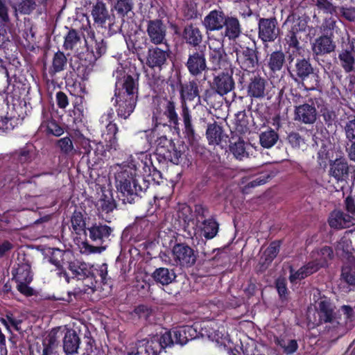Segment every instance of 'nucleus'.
Returning a JSON list of instances; mask_svg holds the SVG:
<instances>
[{
  "label": "nucleus",
  "instance_id": "nucleus-1",
  "mask_svg": "<svg viewBox=\"0 0 355 355\" xmlns=\"http://www.w3.org/2000/svg\"><path fill=\"white\" fill-rule=\"evenodd\" d=\"M113 76L116 77V87L114 105L117 106L116 112L119 117L127 119L135 110L138 83L131 76L126 75L123 67L121 65L114 71Z\"/></svg>",
  "mask_w": 355,
  "mask_h": 355
},
{
  "label": "nucleus",
  "instance_id": "nucleus-2",
  "mask_svg": "<svg viewBox=\"0 0 355 355\" xmlns=\"http://www.w3.org/2000/svg\"><path fill=\"white\" fill-rule=\"evenodd\" d=\"M115 187L123 198V200L132 203L148 188V184L137 173L135 164H122L114 167Z\"/></svg>",
  "mask_w": 355,
  "mask_h": 355
},
{
  "label": "nucleus",
  "instance_id": "nucleus-3",
  "mask_svg": "<svg viewBox=\"0 0 355 355\" xmlns=\"http://www.w3.org/2000/svg\"><path fill=\"white\" fill-rule=\"evenodd\" d=\"M208 210L200 205L195 207V218L190 207L183 205L179 213V218H182L188 227L194 230V234L200 233L207 239L215 237L218 231V224L212 218H207Z\"/></svg>",
  "mask_w": 355,
  "mask_h": 355
},
{
  "label": "nucleus",
  "instance_id": "nucleus-4",
  "mask_svg": "<svg viewBox=\"0 0 355 355\" xmlns=\"http://www.w3.org/2000/svg\"><path fill=\"white\" fill-rule=\"evenodd\" d=\"M180 93L182 100L181 116L184 125V131L189 140H194L195 132L191 124V116L186 101H192L198 96V85L194 81L181 85Z\"/></svg>",
  "mask_w": 355,
  "mask_h": 355
},
{
  "label": "nucleus",
  "instance_id": "nucleus-5",
  "mask_svg": "<svg viewBox=\"0 0 355 355\" xmlns=\"http://www.w3.org/2000/svg\"><path fill=\"white\" fill-rule=\"evenodd\" d=\"M170 335L157 334L152 337L139 340L136 345V352L128 355H159L162 349L171 344Z\"/></svg>",
  "mask_w": 355,
  "mask_h": 355
},
{
  "label": "nucleus",
  "instance_id": "nucleus-6",
  "mask_svg": "<svg viewBox=\"0 0 355 355\" xmlns=\"http://www.w3.org/2000/svg\"><path fill=\"white\" fill-rule=\"evenodd\" d=\"M318 309L320 322L327 324L325 328L329 331L335 332L336 335L341 334L343 325L336 318L334 307L329 300L326 297L321 298Z\"/></svg>",
  "mask_w": 355,
  "mask_h": 355
},
{
  "label": "nucleus",
  "instance_id": "nucleus-7",
  "mask_svg": "<svg viewBox=\"0 0 355 355\" xmlns=\"http://www.w3.org/2000/svg\"><path fill=\"white\" fill-rule=\"evenodd\" d=\"M194 250L184 243L175 244L172 249L173 265L181 268H190L196 261Z\"/></svg>",
  "mask_w": 355,
  "mask_h": 355
},
{
  "label": "nucleus",
  "instance_id": "nucleus-8",
  "mask_svg": "<svg viewBox=\"0 0 355 355\" xmlns=\"http://www.w3.org/2000/svg\"><path fill=\"white\" fill-rule=\"evenodd\" d=\"M199 324H194L192 326L186 325L183 327H176L171 331H165L162 334H168L170 335L171 344L168 347L173 346L174 344L184 345L189 340H193L198 337Z\"/></svg>",
  "mask_w": 355,
  "mask_h": 355
},
{
  "label": "nucleus",
  "instance_id": "nucleus-9",
  "mask_svg": "<svg viewBox=\"0 0 355 355\" xmlns=\"http://www.w3.org/2000/svg\"><path fill=\"white\" fill-rule=\"evenodd\" d=\"M87 46L85 60L89 64L94 63L106 51V45L101 37H96L94 31H89L85 39Z\"/></svg>",
  "mask_w": 355,
  "mask_h": 355
},
{
  "label": "nucleus",
  "instance_id": "nucleus-10",
  "mask_svg": "<svg viewBox=\"0 0 355 355\" xmlns=\"http://www.w3.org/2000/svg\"><path fill=\"white\" fill-rule=\"evenodd\" d=\"M114 112L112 110L107 111V113L103 114L100 119V122L102 125L106 128V134H103L105 137V140L107 141L108 150H116L119 148L118 141L116 135L118 132V127L116 123H112V118Z\"/></svg>",
  "mask_w": 355,
  "mask_h": 355
},
{
  "label": "nucleus",
  "instance_id": "nucleus-11",
  "mask_svg": "<svg viewBox=\"0 0 355 355\" xmlns=\"http://www.w3.org/2000/svg\"><path fill=\"white\" fill-rule=\"evenodd\" d=\"M259 37L263 42L275 41L279 33L275 18H261L259 21Z\"/></svg>",
  "mask_w": 355,
  "mask_h": 355
},
{
  "label": "nucleus",
  "instance_id": "nucleus-12",
  "mask_svg": "<svg viewBox=\"0 0 355 355\" xmlns=\"http://www.w3.org/2000/svg\"><path fill=\"white\" fill-rule=\"evenodd\" d=\"M170 55L168 46L165 49L159 47H151L148 50L146 56V64L152 69H162L166 64Z\"/></svg>",
  "mask_w": 355,
  "mask_h": 355
},
{
  "label": "nucleus",
  "instance_id": "nucleus-13",
  "mask_svg": "<svg viewBox=\"0 0 355 355\" xmlns=\"http://www.w3.org/2000/svg\"><path fill=\"white\" fill-rule=\"evenodd\" d=\"M349 170L348 162L342 156H337L335 159L329 161V175L337 182H345L347 180Z\"/></svg>",
  "mask_w": 355,
  "mask_h": 355
},
{
  "label": "nucleus",
  "instance_id": "nucleus-14",
  "mask_svg": "<svg viewBox=\"0 0 355 355\" xmlns=\"http://www.w3.org/2000/svg\"><path fill=\"white\" fill-rule=\"evenodd\" d=\"M164 141L166 146H158L157 150L164 158L174 164H179L182 160L181 146H176L171 141L168 140L166 137L161 138V141Z\"/></svg>",
  "mask_w": 355,
  "mask_h": 355
},
{
  "label": "nucleus",
  "instance_id": "nucleus-15",
  "mask_svg": "<svg viewBox=\"0 0 355 355\" xmlns=\"http://www.w3.org/2000/svg\"><path fill=\"white\" fill-rule=\"evenodd\" d=\"M146 31L153 44L158 45L165 43L166 27L161 20H150L148 22Z\"/></svg>",
  "mask_w": 355,
  "mask_h": 355
},
{
  "label": "nucleus",
  "instance_id": "nucleus-16",
  "mask_svg": "<svg viewBox=\"0 0 355 355\" xmlns=\"http://www.w3.org/2000/svg\"><path fill=\"white\" fill-rule=\"evenodd\" d=\"M236 61L241 69L252 71L257 64L258 59L255 51L248 47H241L236 50Z\"/></svg>",
  "mask_w": 355,
  "mask_h": 355
},
{
  "label": "nucleus",
  "instance_id": "nucleus-17",
  "mask_svg": "<svg viewBox=\"0 0 355 355\" xmlns=\"http://www.w3.org/2000/svg\"><path fill=\"white\" fill-rule=\"evenodd\" d=\"M189 73L194 76L200 75L207 69L205 55L202 52L193 51L190 53L186 64Z\"/></svg>",
  "mask_w": 355,
  "mask_h": 355
},
{
  "label": "nucleus",
  "instance_id": "nucleus-18",
  "mask_svg": "<svg viewBox=\"0 0 355 355\" xmlns=\"http://www.w3.org/2000/svg\"><path fill=\"white\" fill-rule=\"evenodd\" d=\"M329 224L335 229L348 228L355 225V217L340 210H334L329 217Z\"/></svg>",
  "mask_w": 355,
  "mask_h": 355
},
{
  "label": "nucleus",
  "instance_id": "nucleus-19",
  "mask_svg": "<svg viewBox=\"0 0 355 355\" xmlns=\"http://www.w3.org/2000/svg\"><path fill=\"white\" fill-rule=\"evenodd\" d=\"M12 275L15 281H33L31 263L24 256L17 259V262L12 269Z\"/></svg>",
  "mask_w": 355,
  "mask_h": 355
},
{
  "label": "nucleus",
  "instance_id": "nucleus-20",
  "mask_svg": "<svg viewBox=\"0 0 355 355\" xmlns=\"http://www.w3.org/2000/svg\"><path fill=\"white\" fill-rule=\"evenodd\" d=\"M317 112L314 106L304 103L295 107V120L305 124H312L316 121Z\"/></svg>",
  "mask_w": 355,
  "mask_h": 355
},
{
  "label": "nucleus",
  "instance_id": "nucleus-21",
  "mask_svg": "<svg viewBox=\"0 0 355 355\" xmlns=\"http://www.w3.org/2000/svg\"><path fill=\"white\" fill-rule=\"evenodd\" d=\"M38 153L35 147L31 144H27L23 148H21L12 153V158L17 162L24 164H28L37 157Z\"/></svg>",
  "mask_w": 355,
  "mask_h": 355
},
{
  "label": "nucleus",
  "instance_id": "nucleus-22",
  "mask_svg": "<svg viewBox=\"0 0 355 355\" xmlns=\"http://www.w3.org/2000/svg\"><path fill=\"white\" fill-rule=\"evenodd\" d=\"M86 231L88 232V236L91 240L101 243L110 236L112 229L106 225L94 223L88 226ZM85 234L87 235V232Z\"/></svg>",
  "mask_w": 355,
  "mask_h": 355
},
{
  "label": "nucleus",
  "instance_id": "nucleus-23",
  "mask_svg": "<svg viewBox=\"0 0 355 355\" xmlns=\"http://www.w3.org/2000/svg\"><path fill=\"white\" fill-rule=\"evenodd\" d=\"M225 19L223 12L212 10L205 17L203 24L207 31L220 30L224 26Z\"/></svg>",
  "mask_w": 355,
  "mask_h": 355
},
{
  "label": "nucleus",
  "instance_id": "nucleus-24",
  "mask_svg": "<svg viewBox=\"0 0 355 355\" xmlns=\"http://www.w3.org/2000/svg\"><path fill=\"white\" fill-rule=\"evenodd\" d=\"M232 72L227 71L218 75L214 78L217 92L220 95H224L232 90L234 87V82L232 77Z\"/></svg>",
  "mask_w": 355,
  "mask_h": 355
},
{
  "label": "nucleus",
  "instance_id": "nucleus-25",
  "mask_svg": "<svg viewBox=\"0 0 355 355\" xmlns=\"http://www.w3.org/2000/svg\"><path fill=\"white\" fill-rule=\"evenodd\" d=\"M336 253L341 259H345L349 263L353 261L355 250L352 246V241L346 236L341 238L337 243Z\"/></svg>",
  "mask_w": 355,
  "mask_h": 355
},
{
  "label": "nucleus",
  "instance_id": "nucleus-26",
  "mask_svg": "<svg viewBox=\"0 0 355 355\" xmlns=\"http://www.w3.org/2000/svg\"><path fill=\"white\" fill-rule=\"evenodd\" d=\"M80 338L74 330H67L63 339V349L66 354H73L78 352Z\"/></svg>",
  "mask_w": 355,
  "mask_h": 355
},
{
  "label": "nucleus",
  "instance_id": "nucleus-27",
  "mask_svg": "<svg viewBox=\"0 0 355 355\" xmlns=\"http://www.w3.org/2000/svg\"><path fill=\"white\" fill-rule=\"evenodd\" d=\"M305 28V21L300 19L293 20L291 29L289 31V34L287 35L286 39L290 47H292L296 50L298 49L299 42L297 41L296 34L300 31H304Z\"/></svg>",
  "mask_w": 355,
  "mask_h": 355
},
{
  "label": "nucleus",
  "instance_id": "nucleus-28",
  "mask_svg": "<svg viewBox=\"0 0 355 355\" xmlns=\"http://www.w3.org/2000/svg\"><path fill=\"white\" fill-rule=\"evenodd\" d=\"M182 36L187 43L193 46H198L202 40V35L200 31L193 24L184 27Z\"/></svg>",
  "mask_w": 355,
  "mask_h": 355
},
{
  "label": "nucleus",
  "instance_id": "nucleus-29",
  "mask_svg": "<svg viewBox=\"0 0 355 355\" xmlns=\"http://www.w3.org/2000/svg\"><path fill=\"white\" fill-rule=\"evenodd\" d=\"M92 16L98 26L103 27L106 21L110 18V15L106 6L101 1L97 2L92 8Z\"/></svg>",
  "mask_w": 355,
  "mask_h": 355
},
{
  "label": "nucleus",
  "instance_id": "nucleus-30",
  "mask_svg": "<svg viewBox=\"0 0 355 355\" xmlns=\"http://www.w3.org/2000/svg\"><path fill=\"white\" fill-rule=\"evenodd\" d=\"M318 270V266L314 264L313 262H309L306 266L300 268L297 271H294L292 268L290 270L289 279L291 283H296L307 276L313 274Z\"/></svg>",
  "mask_w": 355,
  "mask_h": 355
},
{
  "label": "nucleus",
  "instance_id": "nucleus-31",
  "mask_svg": "<svg viewBox=\"0 0 355 355\" xmlns=\"http://www.w3.org/2000/svg\"><path fill=\"white\" fill-rule=\"evenodd\" d=\"M69 269L74 277L78 279H83L92 275V267L85 263L78 261L70 262Z\"/></svg>",
  "mask_w": 355,
  "mask_h": 355
},
{
  "label": "nucleus",
  "instance_id": "nucleus-32",
  "mask_svg": "<svg viewBox=\"0 0 355 355\" xmlns=\"http://www.w3.org/2000/svg\"><path fill=\"white\" fill-rule=\"evenodd\" d=\"M313 51L317 55L329 53L335 49V45L329 37L321 36L313 44Z\"/></svg>",
  "mask_w": 355,
  "mask_h": 355
},
{
  "label": "nucleus",
  "instance_id": "nucleus-33",
  "mask_svg": "<svg viewBox=\"0 0 355 355\" xmlns=\"http://www.w3.org/2000/svg\"><path fill=\"white\" fill-rule=\"evenodd\" d=\"M153 277L157 282L162 285H168L175 279L176 275L173 270H169L166 268H159L154 271Z\"/></svg>",
  "mask_w": 355,
  "mask_h": 355
},
{
  "label": "nucleus",
  "instance_id": "nucleus-34",
  "mask_svg": "<svg viewBox=\"0 0 355 355\" xmlns=\"http://www.w3.org/2000/svg\"><path fill=\"white\" fill-rule=\"evenodd\" d=\"M266 80L261 77H254L248 85L249 96L254 98H261L264 96Z\"/></svg>",
  "mask_w": 355,
  "mask_h": 355
},
{
  "label": "nucleus",
  "instance_id": "nucleus-35",
  "mask_svg": "<svg viewBox=\"0 0 355 355\" xmlns=\"http://www.w3.org/2000/svg\"><path fill=\"white\" fill-rule=\"evenodd\" d=\"M164 114L167 117L168 121L175 126L179 124L178 114L175 110V103L171 98H164L162 101Z\"/></svg>",
  "mask_w": 355,
  "mask_h": 355
},
{
  "label": "nucleus",
  "instance_id": "nucleus-36",
  "mask_svg": "<svg viewBox=\"0 0 355 355\" xmlns=\"http://www.w3.org/2000/svg\"><path fill=\"white\" fill-rule=\"evenodd\" d=\"M206 135L209 144L212 145L219 144L225 137L222 128L216 123L208 125Z\"/></svg>",
  "mask_w": 355,
  "mask_h": 355
},
{
  "label": "nucleus",
  "instance_id": "nucleus-37",
  "mask_svg": "<svg viewBox=\"0 0 355 355\" xmlns=\"http://www.w3.org/2000/svg\"><path fill=\"white\" fill-rule=\"evenodd\" d=\"M279 135L276 131L270 128L259 135V142L262 147L270 148L276 144Z\"/></svg>",
  "mask_w": 355,
  "mask_h": 355
},
{
  "label": "nucleus",
  "instance_id": "nucleus-38",
  "mask_svg": "<svg viewBox=\"0 0 355 355\" xmlns=\"http://www.w3.org/2000/svg\"><path fill=\"white\" fill-rule=\"evenodd\" d=\"M293 71L299 78L304 80L312 73L313 68L305 58H297Z\"/></svg>",
  "mask_w": 355,
  "mask_h": 355
},
{
  "label": "nucleus",
  "instance_id": "nucleus-39",
  "mask_svg": "<svg viewBox=\"0 0 355 355\" xmlns=\"http://www.w3.org/2000/svg\"><path fill=\"white\" fill-rule=\"evenodd\" d=\"M225 35L230 39L237 37L241 33V28L239 20L234 17H227L225 23Z\"/></svg>",
  "mask_w": 355,
  "mask_h": 355
},
{
  "label": "nucleus",
  "instance_id": "nucleus-40",
  "mask_svg": "<svg viewBox=\"0 0 355 355\" xmlns=\"http://www.w3.org/2000/svg\"><path fill=\"white\" fill-rule=\"evenodd\" d=\"M333 250L330 247L325 246L322 248L316 254H313L315 261L314 264L318 266V269L327 265V262L333 258Z\"/></svg>",
  "mask_w": 355,
  "mask_h": 355
},
{
  "label": "nucleus",
  "instance_id": "nucleus-41",
  "mask_svg": "<svg viewBox=\"0 0 355 355\" xmlns=\"http://www.w3.org/2000/svg\"><path fill=\"white\" fill-rule=\"evenodd\" d=\"M230 150L237 159L242 160L248 156L245 144L241 139H238L235 141H231Z\"/></svg>",
  "mask_w": 355,
  "mask_h": 355
},
{
  "label": "nucleus",
  "instance_id": "nucleus-42",
  "mask_svg": "<svg viewBox=\"0 0 355 355\" xmlns=\"http://www.w3.org/2000/svg\"><path fill=\"white\" fill-rule=\"evenodd\" d=\"M338 58L345 72L349 73L354 70V58L348 49H343L339 53Z\"/></svg>",
  "mask_w": 355,
  "mask_h": 355
},
{
  "label": "nucleus",
  "instance_id": "nucleus-43",
  "mask_svg": "<svg viewBox=\"0 0 355 355\" xmlns=\"http://www.w3.org/2000/svg\"><path fill=\"white\" fill-rule=\"evenodd\" d=\"M285 62V55L282 51L272 53L268 60V66L272 71H279Z\"/></svg>",
  "mask_w": 355,
  "mask_h": 355
},
{
  "label": "nucleus",
  "instance_id": "nucleus-44",
  "mask_svg": "<svg viewBox=\"0 0 355 355\" xmlns=\"http://www.w3.org/2000/svg\"><path fill=\"white\" fill-rule=\"evenodd\" d=\"M71 227L76 234L87 230V222L83 214L79 211H74L71 218Z\"/></svg>",
  "mask_w": 355,
  "mask_h": 355
},
{
  "label": "nucleus",
  "instance_id": "nucleus-45",
  "mask_svg": "<svg viewBox=\"0 0 355 355\" xmlns=\"http://www.w3.org/2000/svg\"><path fill=\"white\" fill-rule=\"evenodd\" d=\"M341 278L347 284L355 286V264L347 262L343 267Z\"/></svg>",
  "mask_w": 355,
  "mask_h": 355
},
{
  "label": "nucleus",
  "instance_id": "nucleus-46",
  "mask_svg": "<svg viewBox=\"0 0 355 355\" xmlns=\"http://www.w3.org/2000/svg\"><path fill=\"white\" fill-rule=\"evenodd\" d=\"M276 343L283 349L284 352L286 354H293L298 348V344L296 340L277 338Z\"/></svg>",
  "mask_w": 355,
  "mask_h": 355
},
{
  "label": "nucleus",
  "instance_id": "nucleus-47",
  "mask_svg": "<svg viewBox=\"0 0 355 355\" xmlns=\"http://www.w3.org/2000/svg\"><path fill=\"white\" fill-rule=\"evenodd\" d=\"M35 0H21V1L13 8L15 13L17 12L24 15H28L32 12L36 8Z\"/></svg>",
  "mask_w": 355,
  "mask_h": 355
},
{
  "label": "nucleus",
  "instance_id": "nucleus-48",
  "mask_svg": "<svg viewBox=\"0 0 355 355\" xmlns=\"http://www.w3.org/2000/svg\"><path fill=\"white\" fill-rule=\"evenodd\" d=\"M287 140L293 148L304 150L306 148L305 139L298 132H292L289 133L287 137Z\"/></svg>",
  "mask_w": 355,
  "mask_h": 355
},
{
  "label": "nucleus",
  "instance_id": "nucleus-49",
  "mask_svg": "<svg viewBox=\"0 0 355 355\" xmlns=\"http://www.w3.org/2000/svg\"><path fill=\"white\" fill-rule=\"evenodd\" d=\"M58 146L66 155H74L78 153V150L74 148L71 139L68 137L60 139L58 141Z\"/></svg>",
  "mask_w": 355,
  "mask_h": 355
},
{
  "label": "nucleus",
  "instance_id": "nucleus-50",
  "mask_svg": "<svg viewBox=\"0 0 355 355\" xmlns=\"http://www.w3.org/2000/svg\"><path fill=\"white\" fill-rule=\"evenodd\" d=\"M223 54L224 52L209 51V62L213 70H218L228 64L223 59Z\"/></svg>",
  "mask_w": 355,
  "mask_h": 355
},
{
  "label": "nucleus",
  "instance_id": "nucleus-51",
  "mask_svg": "<svg viewBox=\"0 0 355 355\" xmlns=\"http://www.w3.org/2000/svg\"><path fill=\"white\" fill-rule=\"evenodd\" d=\"M80 36L75 30H71L65 37L64 47L67 50H72L80 43Z\"/></svg>",
  "mask_w": 355,
  "mask_h": 355
},
{
  "label": "nucleus",
  "instance_id": "nucleus-52",
  "mask_svg": "<svg viewBox=\"0 0 355 355\" xmlns=\"http://www.w3.org/2000/svg\"><path fill=\"white\" fill-rule=\"evenodd\" d=\"M41 128H45L44 130L46 132L55 136H60L63 132L62 129L53 121H43L41 124Z\"/></svg>",
  "mask_w": 355,
  "mask_h": 355
},
{
  "label": "nucleus",
  "instance_id": "nucleus-53",
  "mask_svg": "<svg viewBox=\"0 0 355 355\" xmlns=\"http://www.w3.org/2000/svg\"><path fill=\"white\" fill-rule=\"evenodd\" d=\"M67 63V58L63 53L58 52L53 59V69L54 72H59L64 69Z\"/></svg>",
  "mask_w": 355,
  "mask_h": 355
},
{
  "label": "nucleus",
  "instance_id": "nucleus-54",
  "mask_svg": "<svg viewBox=\"0 0 355 355\" xmlns=\"http://www.w3.org/2000/svg\"><path fill=\"white\" fill-rule=\"evenodd\" d=\"M332 154L333 151L331 145L322 144L318 153V159L320 161V164L325 163L327 159L330 161V158L333 157Z\"/></svg>",
  "mask_w": 355,
  "mask_h": 355
},
{
  "label": "nucleus",
  "instance_id": "nucleus-55",
  "mask_svg": "<svg viewBox=\"0 0 355 355\" xmlns=\"http://www.w3.org/2000/svg\"><path fill=\"white\" fill-rule=\"evenodd\" d=\"M117 12L123 16L126 15L132 8V3L131 0H116L114 6Z\"/></svg>",
  "mask_w": 355,
  "mask_h": 355
},
{
  "label": "nucleus",
  "instance_id": "nucleus-56",
  "mask_svg": "<svg viewBox=\"0 0 355 355\" xmlns=\"http://www.w3.org/2000/svg\"><path fill=\"white\" fill-rule=\"evenodd\" d=\"M108 150L107 146L105 147L103 143L98 142L95 143V148L94 150L93 154L94 155V163H98L101 160H102L104 157H106V151ZM110 150H109L110 151Z\"/></svg>",
  "mask_w": 355,
  "mask_h": 355
},
{
  "label": "nucleus",
  "instance_id": "nucleus-57",
  "mask_svg": "<svg viewBox=\"0 0 355 355\" xmlns=\"http://www.w3.org/2000/svg\"><path fill=\"white\" fill-rule=\"evenodd\" d=\"M279 242H272L264 252L266 260L271 261L277 255L279 252Z\"/></svg>",
  "mask_w": 355,
  "mask_h": 355
},
{
  "label": "nucleus",
  "instance_id": "nucleus-58",
  "mask_svg": "<svg viewBox=\"0 0 355 355\" xmlns=\"http://www.w3.org/2000/svg\"><path fill=\"white\" fill-rule=\"evenodd\" d=\"M213 332H209L208 338L211 340H215L217 343L220 342L223 340H225L227 338V332L224 327H218V329H214V327H211Z\"/></svg>",
  "mask_w": 355,
  "mask_h": 355
},
{
  "label": "nucleus",
  "instance_id": "nucleus-59",
  "mask_svg": "<svg viewBox=\"0 0 355 355\" xmlns=\"http://www.w3.org/2000/svg\"><path fill=\"white\" fill-rule=\"evenodd\" d=\"M17 282V290L26 296H32L33 295V289L28 285L31 282L15 281Z\"/></svg>",
  "mask_w": 355,
  "mask_h": 355
},
{
  "label": "nucleus",
  "instance_id": "nucleus-60",
  "mask_svg": "<svg viewBox=\"0 0 355 355\" xmlns=\"http://www.w3.org/2000/svg\"><path fill=\"white\" fill-rule=\"evenodd\" d=\"M316 6L325 13L332 14L336 12V7L328 0H316Z\"/></svg>",
  "mask_w": 355,
  "mask_h": 355
},
{
  "label": "nucleus",
  "instance_id": "nucleus-61",
  "mask_svg": "<svg viewBox=\"0 0 355 355\" xmlns=\"http://www.w3.org/2000/svg\"><path fill=\"white\" fill-rule=\"evenodd\" d=\"M345 132L347 139L350 141L355 140V118L349 119L346 123Z\"/></svg>",
  "mask_w": 355,
  "mask_h": 355
},
{
  "label": "nucleus",
  "instance_id": "nucleus-62",
  "mask_svg": "<svg viewBox=\"0 0 355 355\" xmlns=\"http://www.w3.org/2000/svg\"><path fill=\"white\" fill-rule=\"evenodd\" d=\"M268 178V177H267L266 175H259L258 176L254 177L250 182L247 183L243 190L246 191L249 188L255 187L265 184L267 181Z\"/></svg>",
  "mask_w": 355,
  "mask_h": 355
},
{
  "label": "nucleus",
  "instance_id": "nucleus-63",
  "mask_svg": "<svg viewBox=\"0 0 355 355\" xmlns=\"http://www.w3.org/2000/svg\"><path fill=\"white\" fill-rule=\"evenodd\" d=\"M78 144L84 150V154L87 155L88 157H91L92 147L90 141L85 137L80 136L78 139Z\"/></svg>",
  "mask_w": 355,
  "mask_h": 355
},
{
  "label": "nucleus",
  "instance_id": "nucleus-64",
  "mask_svg": "<svg viewBox=\"0 0 355 355\" xmlns=\"http://www.w3.org/2000/svg\"><path fill=\"white\" fill-rule=\"evenodd\" d=\"M69 253L64 252L59 249H55L53 250L52 256L50 258V261L56 266L60 265V260L64 256H67Z\"/></svg>",
  "mask_w": 355,
  "mask_h": 355
}]
</instances>
